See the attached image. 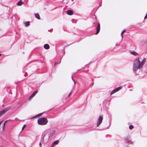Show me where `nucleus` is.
<instances>
[{
	"mask_svg": "<svg viewBox=\"0 0 147 147\" xmlns=\"http://www.w3.org/2000/svg\"><path fill=\"white\" fill-rule=\"evenodd\" d=\"M122 88L121 86L119 87L116 88L114 89L110 93V95H112L113 94H114L116 92L120 90L121 89H122Z\"/></svg>",
	"mask_w": 147,
	"mask_h": 147,
	"instance_id": "20e7f679",
	"label": "nucleus"
},
{
	"mask_svg": "<svg viewBox=\"0 0 147 147\" xmlns=\"http://www.w3.org/2000/svg\"><path fill=\"white\" fill-rule=\"evenodd\" d=\"M67 14L69 15H71L73 14V12L71 10H69L67 11Z\"/></svg>",
	"mask_w": 147,
	"mask_h": 147,
	"instance_id": "0eeeda50",
	"label": "nucleus"
},
{
	"mask_svg": "<svg viewBox=\"0 0 147 147\" xmlns=\"http://www.w3.org/2000/svg\"><path fill=\"white\" fill-rule=\"evenodd\" d=\"M10 109V107H7L4 109L2 111L0 112V117L5 113L9 110Z\"/></svg>",
	"mask_w": 147,
	"mask_h": 147,
	"instance_id": "39448f33",
	"label": "nucleus"
},
{
	"mask_svg": "<svg viewBox=\"0 0 147 147\" xmlns=\"http://www.w3.org/2000/svg\"><path fill=\"white\" fill-rule=\"evenodd\" d=\"M23 4V2L21 0H20L17 3V5L18 6L22 5Z\"/></svg>",
	"mask_w": 147,
	"mask_h": 147,
	"instance_id": "9b49d317",
	"label": "nucleus"
},
{
	"mask_svg": "<svg viewBox=\"0 0 147 147\" xmlns=\"http://www.w3.org/2000/svg\"><path fill=\"white\" fill-rule=\"evenodd\" d=\"M39 145H40V147H42V145H41V143H39Z\"/></svg>",
	"mask_w": 147,
	"mask_h": 147,
	"instance_id": "2f4dec72",
	"label": "nucleus"
},
{
	"mask_svg": "<svg viewBox=\"0 0 147 147\" xmlns=\"http://www.w3.org/2000/svg\"><path fill=\"white\" fill-rule=\"evenodd\" d=\"M48 134V133H46L43 136V139H44L45 138V137L46 135Z\"/></svg>",
	"mask_w": 147,
	"mask_h": 147,
	"instance_id": "4be33fe9",
	"label": "nucleus"
},
{
	"mask_svg": "<svg viewBox=\"0 0 147 147\" xmlns=\"http://www.w3.org/2000/svg\"><path fill=\"white\" fill-rule=\"evenodd\" d=\"M37 93V91H35L30 96L29 99H30L31 98L33 97Z\"/></svg>",
	"mask_w": 147,
	"mask_h": 147,
	"instance_id": "1a4fd4ad",
	"label": "nucleus"
},
{
	"mask_svg": "<svg viewBox=\"0 0 147 147\" xmlns=\"http://www.w3.org/2000/svg\"><path fill=\"white\" fill-rule=\"evenodd\" d=\"M29 23H30L29 22V21L26 22L24 23V24H25V26L26 27H27L29 25V24H30Z\"/></svg>",
	"mask_w": 147,
	"mask_h": 147,
	"instance_id": "4468645a",
	"label": "nucleus"
},
{
	"mask_svg": "<svg viewBox=\"0 0 147 147\" xmlns=\"http://www.w3.org/2000/svg\"><path fill=\"white\" fill-rule=\"evenodd\" d=\"M61 58L60 59V61L59 62H56V63H55V64H56V65L57 64H59V63H60L61 62Z\"/></svg>",
	"mask_w": 147,
	"mask_h": 147,
	"instance_id": "393cba45",
	"label": "nucleus"
},
{
	"mask_svg": "<svg viewBox=\"0 0 147 147\" xmlns=\"http://www.w3.org/2000/svg\"><path fill=\"white\" fill-rule=\"evenodd\" d=\"M94 85V83L93 82L90 85V87H92L93 85Z\"/></svg>",
	"mask_w": 147,
	"mask_h": 147,
	"instance_id": "a878e982",
	"label": "nucleus"
},
{
	"mask_svg": "<svg viewBox=\"0 0 147 147\" xmlns=\"http://www.w3.org/2000/svg\"><path fill=\"white\" fill-rule=\"evenodd\" d=\"M1 55V54H0V56Z\"/></svg>",
	"mask_w": 147,
	"mask_h": 147,
	"instance_id": "f704fd0d",
	"label": "nucleus"
},
{
	"mask_svg": "<svg viewBox=\"0 0 147 147\" xmlns=\"http://www.w3.org/2000/svg\"><path fill=\"white\" fill-rule=\"evenodd\" d=\"M142 66L140 64V61L138 57L136 58L134 62L133 70L134 71H136L138 69H140Z\"/></svg>",
	"mask_w": 147,
	"mask_h": 147,
	"instance_id": "f257e3e1",
	"label": "nucleus"
},
{
	"mask_svg": "<svg viewBox=\"0 0 147 147\" xmlns=\"http://www.w3.org/2000/svg\"><path fill=\"white\" fill-rule=\"evenodd\" d=\"M35 17L38 19H40L39 14L38 13L35 14Z\"/></svg>",
	"mask_w": 147,
	"mask_h": 147,
	"instance_id": "ddd939ff",
	"label": "nucleus"
},
{
	"mask_svg": "<svg viewBox=\"0 0 147 147\" xmlns=\"http://www.w3.org/2000/svg\"><path fill=\"white\" fill-rule=\"evenodd\" d=\"M78 71H77L76 72H75V73H73L72 74V76H73L75 74H76V73L77 72V71H78Z\"/></svg>",
	"mask_w": 147,
	"mask_h": 147,
	"instance_id": "c85d7f7f",
	"label": "nucleus"
},
{
	"mask_svg": "<svg viewBox=\"0 0 147 147\" xmlns=\"http://www.w3.org/2000/svg\"><path fill=\"white\" fill-rule=\"evenodd\" d=\"M44 48L46 49H48L49 48V46L47 44H45L44 46Z\"/></svg>",
	"mask_w": 147,
	"mask_h": 147,
	"instance_id": "9d476101",
	"label": "nucleus"
},
{
	"mask_svg": "<svg viewBox=\"0 0 147 147\" xmlns=\"http://www.w3.org/2000/svg\"><path fill=\"white\" fill-rule=\"evenodd\" d=\"M131 53L135 56H136L138 55V53L135 51H131Z\"/></svg>",
	"mask_w": 147,
	"mask_h": 147,
	"instance_id": "f8f14e48",
	"label": "nucleus"
},
{
	"mask_svg": "<svg viewBox=\"0 0 147 147\" xmlns=\"http://www.w3.org/2000/svg\"><path fill=\"white\" fill-rule=\"evenodd\" d=\"M120 45V44H118V43H117L116 44V46H119Z\"/></svg>",
	"mask_w": 147,
	"mask_h": 147,
	"instance_id": "bb28decb",
	"label": "nucleus"
},
{
	"mask_svg": "<svg viewBox=\"0 0 147 147\" xmlns=\"http://www.w3.org/2000/svg\"><path fill=\"white\" fill-rule=\"evenodd\" d=\"M146 18H147V13L146 14L145 16L144 17V19H146Z\"/></svg>",
	"mask_w": 147,
	"mask_h": 147,
	"instance_id": "cd10ccee",
	"label": "nucleus"
},
{
	"mask_svg": "<svg viewBox=\"0 0 147 147\" xmlns=\"http://www.w3.org/2000/svg\"><path fill=\"white\" fill-rule=\"evenodd\" d=\"M71 21H72V22L73 23H74V22H73V20H71Z\"/></svg>",
	"mask_w": 147,
	"mask_h": 147,
	"instance_id": "72a5a7b5",
	"label": "nucleus"
},
{
	"mask_svg": "<svg viewBox=\"0 0 147 147\" xmlns=\"http://www.w3.org/2000/svg\"><path fill=\"white\" fill-rule=\"evenodd\" d=\"M131 144H133V142H131Z\"/></svg>",
	"mask_w": 147,
	"mask_h": 147,
	"instance_id": "473e14b6",
	"label": "nucleus"
},
{
	"mask_svg": "<svg viewBox=\"0 0 147 147\" xmlns=\"http://www.w3.org/2000/svg\"><path fill=\"white\" fill-rule=\"evenodd\" d=\"M103 120V117L102 116H100L98 119L97 120V123L96 124L97 127L98 126L102 123Z\"/></svg>",
	"mask_w": 147,
	"mask_h": 147,
	"instance_id": "7ed1b4c3",
	"label": "nucleus"
},
{
	"mask_svg": "<svg viewBox=\"0 0 147 147\" xmlns=\"http://www.w3.org/2000/svg\"><path fill=\"white\" fill-rule=\"evenodd\" d=\"M37 121L38 124L44 125H46L48 121L47 119L45 118L41 117Z\"/></svg>",
	"mask_w": 147,
	"mask_h": 147,
	"instance_id": "f03ea898",
	"label": "nucleus"
},
{
	"mask_svg": "<svg viewBox=\"0 0 147 147\" xmlns=\"http://www.w3.org/2000/svg\"><path fill=\"white\" fill-rule=\"evenodd\" d=\"M71 92L69 94L68 96V97H69V96L71 94Z\"/></svg>",
	"mask_w": 147,
	"mask_h": 147,
	"instance_id": "7c9ffc66",
	"label": "nucleus"
},
{
	"mask_svg": "<svg viewBox=\"0 0 147 147\" xmlns=\"http://www.w3.org/2000/svg\"><path fill=\"white\" fill-rule=\"evenodd\" d=\"M42 114V113H40V114H39L38 115H37L36 116H35V117H33V118H35L41 116Z\"/></svg>",
	"mask_w": 147,
	"mask_h": 147,
	"instance_id": "f3484780",
	"label": "nucleus"
},
{
	"mask_svg": "<svg viewBox=\"0 0 147 147\" xmlns=\"http://www.w3.org/2000/svg\"><path fill=\"white\" fill-rule=\"evenodd\" d=\"M55 141H54L52 144L51 147H55Z\"/></svg>",
	"mask_w": 147,
	"mask_h": 147,
	"instance_id": "6ab92c4d",
	"label": "nucleus"
},
{
	"mask_svg": "<svg viewBox=\"0 0 147 147\" xmlns=\"http://www.w3.org/2000/svg\"><path fill=\"white\" fill-rule=\"evenodd\" d=\"M26 124H24L23 127H22V130H23V129H24V128L26 127Z\"/></svg>",
	"mask_w": 147,
	"mask_h": 147,
	"instance_id": "5701e85b",
	"label": "nucleus"
},
{
	"mask_svg": "<svg viewBox=\"0 0 147 147\" xmlns=\"http://www.w3.org/2000/svg\"><path fill=\"white\" fill-rule=\"evenodd\" d=\"M146 60V59L145 58H144L143 60L141 61V62H140V64L142 67L144 65V64Z\"/></svg>",
	"mask_w": 147,
	"mask_h": 147,
	"instance_id": "6e6552de",
	"label": "nucleus"
},
{
	"mask_svg": "<svg viewBox=\"0 0 147 147\" xmlns=\"http://www.w3.org/2000/svg\"><path fill=\"white\" fill-rule=\"evenodd\" d=\"M49 137L48 136L46 140V141H48L49 139Z\"/></svg>",
	"mask_w": 147,
	"mask_h": 147,
	"instance_id": "c756f323",
	"label": "nucleus"
},
{
	"mask_svg": "<svg viewBox=\"0 0 147 147\" xmlns=\"http://www.w3.org/2000/svg\"><path fill=\"white\" fill-rule=\"evenodd\" d=\"M125 142L127 143H129L130 142V141L127 138H125Z\"/></svg>",
	"mask_w": 147,
	"mask_h": 147,
	"instance_id": "2eb2a0df",
	"label": "nucleus"
},
{
	"mask_svg": "<svg viewBox=\"0 0 147 147\" xmlns=\"http://www.w3.org/2000/svg\"><path fill=\"white\" fill-rule=\"evenodd\" d=\"M126 30H124L121 33V36H122V38H123V34L124 32Z\"/></svg>",
	"mask_w": 147,
	"mask_h": 147,
	"instance_id": "a211bd4d",
	"label": "nucleus"
},
{
	"mask_svg": "<svg viewBox=\"0 0 147 147\" xmlns=\"http://www.w3.org/2000/svg\"><path fill=\"white\" fill-rule=\"evenodd\" d=\"M100 24L99 23H98V25L96 28V33H95V34L96 35L98 34L100 32Z\"/></svg>",
	"mask_w": 147,
	"mask_h": 147,
	"instance_id": "423d86ee",
	"label": "nucleus"
},
{
	"mask_svg": "<svg viewBox=\"0 0 147 147\" xmlns=\"http://www.w3.org/2000/svg\"><path fill=\"white\" fill-rule=\"evenodd\" d=\"M134 127V126L133 125H130L129 126V129H132Z\"/></svg>",
	"mask_w": 147,
	"mask_h": 147,
	"instance_id": "aec40b11",
	"label": "nucleus"
},
{
	"mask_svg": "<svg viewBox=\"0 0 147 147\" xmlns=\"http://www.w3.org/2000/svg\"><path fill=\"white\" fill-rule=\"evenodd\" d=\"M59 142V140H56V144H58Z\"/></svg>",
	"mask_w": 147,
	"mask_h": 147,
	"instance_id": "b1692460",
	"label": "nucleus"
},
{
	"mask_svg": "<svg viewBox=\"0 0 147 147\" xmlns=\"http://www.w3.org/2000/svg\"><path fill=\"white\" fill-rule=\"evenodd\" d=\"M71 79H72V80H73V81H74V85H75L76 84V81H75V80L73 79V77H72V76H71Z\"/></svg>",
	"mask_w": 147,
	"mask_h": 147,
	"instance_id": "412c9836",
	"label": "nucleus"
},
{
	"mask_svg": "<svg viewBox=\"0 0 147 147\" xmlns=\"http://www.w3.org/2000/svg\"><path fill=\"white\" fill-rule=\"evenodd\" d=\"M7 120H6V121L4 122V123H3V130H4V127H5V124H6V122H7Z\"/></svg>",
	"mask_w": 147,
	"mask_h": 147,
	"instance_id": "dca6fc26",
	"label": "nucleus"
}]
</instances>
